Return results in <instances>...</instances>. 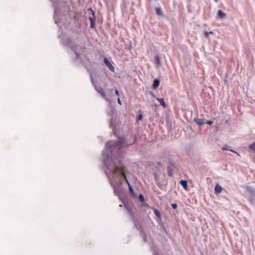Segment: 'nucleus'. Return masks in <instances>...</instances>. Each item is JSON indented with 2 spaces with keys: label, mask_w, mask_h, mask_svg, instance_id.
<instances>
[{
  "label": "nucleus",
  "mask_w": 255,
  "mask_h": 255,
  "mask_svg": "<svg viewBox=\"0 0 255 255\" xmlns=\"http://www.w3.org/2000/svg\"><path fill=\"white\" fill-rule=\"evenodd\" d=\"M126 167L121 164V169H120V173L119 174V177L120 178H122V180L124 179L126 181V182L128 184V185L129 186V192H132L133 191V189H132L128 180L127 179L126 175Z\"/></svg>",
  "instance_id": "f03ea898"
},
{
  "label": "nucleus",
  "mask_w": 255,
  "mask_h": 255,
  "mask_svg": "<svg viewBox=\"0 0 255 255\" xmlns=\"http://www.w3.org/2000/svg\"><path fill=\"white\" fill-rule=\"evenodd\" d=\"M155 213L156 215L158 217H159L160 215V212L157 210H155Z\"/></svg>",
  "instance_id": "6ab92c4d"
},
{
  "label": "nucleus",
  "mask_w": 255,
  "mask_h": 255,
  "mask_svg": "<svg viewBox=\"0 0 255 255\" xmlns=\"http://www.w3.org/2000/svg\"><path fill=\"white\" fill-rule=\"evenodd\" d=\"M222 149L223 150H230V151H232V152H233L236 153V154H238V155L240 156V154H239L238 153H237V152L236 151H235V150H233V149H230V146H228V145H227V144L224 145L223 146V147H222Z\"/></svg>",
  "instance_id": "0eeeda50"
},
{
  "label": "nucleus",
  "mask_w": 255,
  "mask_h": 255,
  "mask_svg": "<svg viewBox=\"0 0 255 255\" xmlns=\"http://www.w3.org/2000/svg\"><path fill=\"white\" fill-rule=\"evenodd\" d=\"M204 34H205V36L207 38H208L210 35H213V32H212V31H210L209 32H206L204 33Z\"/></svg>",
  "instance_id": "f3484780"
},
{
  "label": "nucleus",
  "mask_w": 255,
  "mask_h": 255,
  "mask_svg": "<svg viewBox=\"0 0 255 255\" xmlns=\"http://www.w3.org/2000/svg\"><path fill=\"white\" fill-rule=\"evenodd\" d=\"M139 200H140V201H142L143 200V199H144V198H143V196H142V195H140L139 196Z\"/></svg>",
  "instance_id": "4be33fe9"
},
{
  "label": "nucleus",
  "mask_w": 255,
  "mask_h": 255,
  "mask_svg": "<svg viewBox=\"0 0 255 255\" xmlns=\"http://www.w3.org/2000/svg\"><path fill=\"white\" fill-rule=\"evenodd\" d=\"M126 143L125 140L123 138H120L117 141H110L106 143V148L103 152V157L105 165L106 167V174L110 180L111 184L114 188V193L116 195H119V190L116 187L115 185L119 182L122 184V178L119 177L120 169H121V164L120 161H115L112 157L113 151L117 149H121L123 145Z\"/></svg>",
  "instance_id": "f257e3e1"
},
{
  "label": "nucleus",
  "mask_w": 255,
  "mask_h": 255,
  "mask_svg": "<svg viewBox=\"0 0 255 255\" xmlns=\"http://www.w3.org/2000/svg\"><path fill=\"white\" fill-rule=\"evenodd\" d=\"M89 19L91 21V27L92 28H94L95 26V21L94 19L91 17H89Z\"/></svg>",
  "instance_id": "dca6fc26"
},
{
  "label": "nucleus",
  "mask_w": 255,
  "mask_h": 255,
  "mask_svg": "<svg viewBox=\"0 0 255 255\" xmlns=\"http://www.w3.org/2000/svg\"><path fill=\"white\" fill-rule=\"evenodd\" d=\"M154 64L157 65L160 64V60L158 55H155L154 56Z\"/></svg>",
  "instance_id": "1a4fd4ad"
},
{
  "label": "nucleus",
  "mask_w": 255,
  "mask_h": 255,
  "mask_svg": "<svg viewBox=\"0 0 255 255\" xmlns=\"http://www.w3.org/2000/svg\"><path fill=\"white\" fill-rule=\"evenodd\" d=\"M160 84V81L158 79H155L153 81V88L154 89H156L158 87Z\"/></svg>",
  "instance_id": "9d476101"
},
{
  "label": "nucleus",
  "mask_w": 255,
  "mask_h": 255,
  "mask_svg": "<svg viewBox=\"0 0 255 255\" xmlns=\"http://www.w3.org/2000/svg\"><path fill=\"white\" fill-rule=\"evenodd\" d=\"M180 184L185 189L187 188V182L186 180H181Z\"/></svg>",
  "instance_id": "f8f14e48"
},
{
  "label": "nucleus",
  "mask_w": 255,
  "mask_h": 255,
  "mask_svg": "<svg viewBox=\"0 0 255 255\" xmlns=\"http://www.w3.org/2000/svg\"><path fill=\"white\" fill-rule=\"evenodd\" d=\"M155 12L157 15L159 16L162 15V11L160 8L156 7L155 8Z\"/></svg>",
  "instance_id": "ddd939ff"
},
{
  "label": "nucleus",
  "mask_w": 255,
  "mask_h": 255,
  "mask_svg": "<svg viewBox=\"0 0 255 255\" xmlns=\"http://www.w3.org/2000/svg\"><path fill=\"white\" fill-rule=\"evenodd\" d=\"M54 12H55V16L57 15L58 13L60 12V10H59V9L58 8L55 7Z\"/></svg>",
  "instance_id": "a211bd4d"
},
{
  "label": "nucleus",
  "mask_w": 255,
  "mask_h": 255,
  "mask_svg": "<svg viewBox=\"0 0 255 255\" xmlns=\"http://www.w3.org/2000/svg\"><path fill=\"white\" fill-rule=\"evenodd\" d=\"M226 17V14L221 10H219L217 13V18L221 20L225 19Z\"/></svg>",
  "instance_id": "39448f33"
},
{
  "label": "nucleus",
  "mask_w": 255,
  "mask_h": 255,
  "mask_svg": "<svg viewBox=\"0 0 255 255\" xmlns=\"http://www.w3.org/2000/svg\"><path fill=\"white\" fill-rule=\"evenodd\" d=\"M57 0H51V1H53V2H55Z\"/></svg>",
  "instance_id": "c85d7f7f"
},
{
  "label": "nucleus",
  "mask_w": 255,
  "mask_h": 255,
  "mask_svg": "<svg viewBox=\"0 0 255 255\" xmlns=\"http://www.w3.org/2000/svg\"><path fill=\"white\" fill-rule=\"evenodd\" d=\"M115 94H116V95H117L118 96H119V92L118 90H115Z\"/></svg>",
  "instance_id": "b1692460"
},
{
  "label": "nucleus",
  "mask_w": 255,
  "mask_h": 255,
  "mask_svg": "<svg viewBox=\"0 0 255 255\" xmlns=\"http://www.w3.org/2000/svg\"><path fill=\"white\" fill-rule=\"evenodd\" d=\"M171 206L173 209H176L177 207V205L176 203L172 204Z\"/></svg>",
  "instance_id": "aec40b11"
},
{
  "label": "nucleus",
  "mask_w": 255,
  "mask_h": 255,
  "mask_svg": "<svg viewBox=\"0 0 255 255\" xmlns=\"http://www.w3.org/2000/svg\"><path fill=\"white\" fill-rule=\"evenodd\" d=\"M136 141V139L134 137V139H133V141L132 143H130V144H127V145H131L132 144L134 143V142H135Z\"/></svg>",
  "instance_id": "393cba45"
},
{
  "label": "nucleus",
  "mask_w": 255,
  "mask_h": 255,
  "mask_svg": "<svg viewBox=\"0 0 255 255\" xmlns=\"http://www.w3.org/2000/svg\"><path fill=\"white\" fill-rule=\"evenodd\" d=\"M250 150L255 154V141L250 146Z\"/></svg>",
  "instance_id": "4468645a"
},
{
  "label": "nucleus",
  "mask_w": 255,
  "mask_h": 255,
  "mask_svg": "<svg viewBox=\"0 0 255 255\" xmlns=\"http://www.w3.org/2000/svg\"><path fill=\"white\" fill-rule=\"evenodd\" d=\"M91 80L93 82V84L94 85V86L95 87L96 91L101 94V95L102 96V97L105 98L106 100H108V98H107L106 95L103 89L101 87H97L96 86L92 78H91Z\"/></svg>",
  "instance_id": "7ed1b4c3"
},
{
  "label": "nucleus",
  "mask_w": 255,
  "mask_h": 255,
  "mask_svg": "<svg viewBox=\"0 0 255 255\" xmlns=\"http://www.w3.org/2000/svg\"><path fill=\"white\" fill-rule=\"evenodd\" d=\"M193 122L196 123L199 126H202L204 124V122L202 120L196 118L193 120Z\"/></svg>",
  "instance_id": "6e6552de"
},
{
  "label": "nucleus",
  "mask_w": 255,
  "mask_h": 255,
  "mask_svg": "<svg viewBox=\"0 0 255 255\" xmlns=\"http://www.w3.org/2000/svg\"><path fill=\"white\" fill-rule=\"evenodd\" d=\"M227 82V81H226V80H225V81H224V84H226Z\"/></svg>",
  "instance_id": "bb28decb"
},
{
  "label": "nucleus",
  "mask_w": 255,
  "mask_h": 255,
  "mask_svg": "<svg viewBox=\"0 0 255 255\" xmlns=\"http://www.w3.org/2000/svg\"><path fill=\"white\" fill-rule=\"evenodd\" d=\"M215 191L218 193H220L222 192V187L219 185V184H217L216 186H215Z\"/></svg>",
  "instance_id": "9b49d317"
},
{
  "label": "nucleus",
  "mask_w": 255,
  "mask_h": 255,
  "mask_svg": "<svg viewBox=\"0 0 255 255\" xmlns=\"http://www.w3.org/2000/svg\"><path fill=\"white\" fill-rule=\"evenodd\" d=\"M55 23H57V20L56 19V18H55Z\"/></svg>",
  "instance_id": "cd10ccee"
},
{
  "label": "nucleus",
  "mask_w": 255,
  "mask_h": 255,
  "mask_svg": "<svg viewBox=\"0 0 255 255\" xmlns=\"http://www.w3.org/2000/svg\"><path fill=\"white\" fill-rule=\"evenodd\" d=\"M207 123L209 125H211L213 124V122L212 121H209L207 122Z\"/></svg>",
  "instance_id": "5701e85b"
},
{
  "label": "nucleus",
  "mask_w": 255,
  "mask_h": 255,
  "mask_svg": "<svg viewBox=\"0 0 255 255\" xmlns=\"http://www.w3.org/2000/svg\"><path fill=\"white\" fill-rule=\"evenodd\" d=\"M246 192L249 197L252 199L255 196V190L250 187H248L246 188Z\"/></svg>",
  "instance_id": "20e7f679"
},
{
  "label": "nucleus",
  "mask_w": 255,
  "mask_h": 255,
  "mask_svg": "<svg viewBox=\"0 0 255 255\" xmlns=\"http://www.w3.org/2000/svg\"><path fill=\"white\" fill-rule=\"evenodd\" d=\"M118 103H119L120 105H121V100H120V98H118Z\"/></svg>",
  "instance_id": "a878e982"
},
{
  "label": "nucleus",
  "mask_w": 255,
  "mask_h": 255,
  "mask_svg": "<svg viewBox=\"0 0 255 255\" xmlns=\"http://www.w3.org/2000/svg\"><path fill=\"white\" fill-rule=\"evenodd\" d=\"M104 63L111 71H114V66L111 64L110 61L106 58H104Z\"/></svg>",
  "instance_id": "423d86ee"
},
{
  "label": "nucleus",
  "mask_w": 255,
  "mask_h": 255,
  "mask_svg": "<svg viewBox=\"0 0 255 255\" xmlns=\"http://www.w3.org/2000/svg\"><path fill=\"white\" fill-rule=\"evenodd\" d=\"M157 100H158L160 104L164 108H165L166 107V105L165 104V103L164 102V101L163 100V99H159V98H157Z\"/></svg>",
  "instance_id": "2eb2a0df"
},
{
  "label": "nucleus",
  "mask_w": 255,
  "mask_h": 255,
  "mask_svg": "<svg viewBox=\"0 0 255 255\" xmlns=\"http://www.w3.org/2000/svg\"><path fill=\"white\" fill-rule=\"evenodd\" d=\"M142 118V116L141 115H139L138 116L137 120V121L141 120Z\"/></svg>",
  "instance_id": "412c9836"
}]
</instances>
